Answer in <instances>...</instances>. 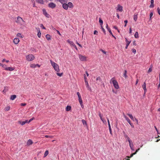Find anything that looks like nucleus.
I'll return each mask as SVG.
<instances>
[{
    "label": "nucleus",
    "mask_w": 160,
    "mask_h": 160,
    "mask_svg": "<svg viewBox=\"0 0 160 160\" xmlns=\"http://www.w3.org/2000/svg\"><path fill=\"white\" fill-rule=\"evenodd\" d=\"M110 83H112L115 88L117 89H118L119 88V86L118 82L115 80L114 78H112L110 81Z\"/></svg>",
    "instance_id": "nucleus-1"
},
{
    "label": "nucleus",
    "mask_w": 160,
    "mask_h": 160,
    "mask_svg": "<svg viewBox=\"0 0 160 160\" xmlns=\"http://www.w3.org/2000/svg\"><path fill=\"white\" fill-rule=\"evenodd\" d=\"M50 62L52 66L53 67L55 71L57 72H58L60 71V69L58 64L52 61L51 60H50Z\"/></svg>",
    "instance_id": "nucleus-2"
},
{
    "label": "nucleus",
    "mask_w": 160,
    "mask_h": 160,
    "mask_svg": "<svg viewBox=\"0 0 160 160\" xmlns=\"http://www.w3.org/2000/svg\"><path fill=\"white\" fill-rule=\"evenodd\" d=\"M16 22L17 23L20 25H23L25 23V22L24 21L22 18L19 16H18L17 17Z\"/></svg>",
    "instance_id": "nucleus-3"
},
{
    "label": "nucleus",
    "mask_w": 160,
    "mask_h": 160,
    "mask_svg": "<svg viewBox=\"0 0 160 160\" xmlns=\"http://www.w3.org/2000/svg\"><path fill=\"white\" fill-rule=\"evenodd\" d=\"M34 58V56L32 54H29L26 57L27 60L29 61L33 60Z\"/></svg>",
    "instance_id": "nucleus-4"
},
{
    "label": "nucleus",
    "mask_w": 160,
    "mask_h": 160,
    "mask_svg": "<svg viewBox=\"0 0 160 160\" xmlns=\"http://www.w3.org/2000/svg\"><path fill=\"white\" fill-rule=\"evenodd\" d=\"M84 80H85V82L86 83V87L87 88H88V90H89L90 91H91V88L89 87V84H88V82L87 80V78L85 75L84 76Z\"/></svg>",
    "instance_id": "nucleus-5"
},
{
    "label": "nucleus",
    "mask_w": 160,
    "mask_h": 160,
    "mask_svg": "<svg viewBox=\"0 0 160 160\" xmlns=\"http://www.w3.org/2000/svg\"><path fill=\"white\" fill-rule=\"evenodd\" d=\"M79 58L81 61H85L87 60V57L85 56H83L81 54L79 55Z\"/></svg>",
    "instance_id": "nucleus-6"
},
{
    "label": "nucleus",
    "mask_w": 160,
    "mask_h": 160,
    "mask_svg": "<svg viewBox=\"0 0 160 160\" xmlns=\"http://www.w3.org/2000/svg\"><path fill=\"white\" fill-rule=\"evenodd\" d=\"M102 83V80L101 78L100 77H98L96 78V83L98 84L99 85L100 83Z\"/></svg>",
    "instance_id": "nucleus-7"
},
{
    "label": "nucleus",
    "mask_w": 160,
    "mask_h": 160,
    "mask_svg": "<svg viewBox=\"0 0 160 160\" xmlns=\"http://www.w3.org/2000/svg\"><path fill=\"white\" fill-rule=\"evenodd\" d=\"M48 7L52 8H54L56 7V5L53 2H50L48 4Z\"/></svg>",
    "instance_id": "nucleus-8"
},
{
    "label": "nucleus",
    "mask_w": 160,
    "mask_h": 160,
    "mask_svg": "<svg viewBox=\"0 0 160 160\" xmlns=\"http://www.w3.org/2000/svg\"><path fill=\"white\" fill-rule=\"evenodd\" d=\"M122 8H123L122 6H120L119 4H118V7L117 9V11L122 12L123 10Z\"/></svg>",
    "instance_id": "nucleus-9"
},
{
    "label": "nucleus",
    "mask_w": 160,
    "mask_h": 160,
    "mask_svg": "<svg viewBox=\"0 0 160 160\" xmlns=\"http://www.w3.org/2000/svg\"><path fill=\"white\" fill-rule=\"evenodd\" d=\"M77 94L78 97V100L79 103H81L82 102V98L81 96L80 93H79V92H78L77 93Z\"/></svg>",
    "instance_id": "nucleus-10"
},
{
    "label": "nucleus",
    "mask_w": 160,
    "mask_h": 160,
    "mask_svg": "<svg viewBox=\"0 0 160 160\" xmlns=\"http://www.w3.org/2000/svg\"><path fill=\"white\" fill-rule=\"evenodd\" d=\"M67 4L68 5V8H72L73 7V4L72 3V2H69Z\"/></svg>",
    "instance_id": "nucleus-11"
},
{
    "label": "nucleus",
    "mask_w": 160,
    "mask_h": 160,
    "mask_svg": "<svg viewBox=\"0 0 160 160\" xmlns=\"http://www.w3.org/2000/svg\"><path fill=\"white\" fill-rule=\"evenodd\" d=\"M19 41V39L18 38H15L13 40V42L16 44H18Z\"/></svg>",
    "instance_id": "nucleus-12"
},
{
    "label": "nucleus",
    "mask_w": 160,
    "mask_h": 160,
    "mask_svg": "<svg viewBox=\"0 0 160 160\" xmlns=\"http://www.w3.org/2000/svg\"><path fill=\"white\" fill-rule=\"evenodd\" d=\"M62 4V7L65 10H68V5L67 3H63Z\"/></svg>",
    "instance_id": "nucleus-13"
},
{
    "label": "nucleus",
    "mask_w": 160,
    "mask_h": 160,
    "mask_svg": "<svg viewBox=\"0 0 160 160\" xmlns=\"http://www.w3.org/2000/svg\"><path fill=\"white\" fill-rule=\"evenodd\" d=\"M32 143L33 142L32 141L31 139L28 140L27 142V144L28 146H29L31 145H32Z\"/></svg>",
    "instance_id": "nucleus-14"
},
{
    "label": "nucleus",
    "mask_w": 160,
    "mask_h": 160,
    "mask_svg": "<svg viewBox=\"0 0 160 160\" xmlns=\"http://www.w3.org/2000/svg\"><path fill=\"white\" fill-rule=\"evenodd\" d=\"M125 39H126V43H127L126 46V47H125V48L126 49H127L128 48V45H129V44L130 43L131 41H128L127 40V39L126 38H125Z\"/></svg>",
    "instance_id": "nucleus-15"
},
{
    "label": "nucleus",
    "mask_w": 160,
    "mask_h": 160,
    "mask_svg": "<svg viewBox=\"0 0 160 160\" xmlns=\"http://www.w3.org/2000/svg\"><path fill=\"white\" fill-rule=\"evenodd\" d=\"M142 88L144 90V92L145 93L147 91L145 82H144L143 84L142 85Z\"/></svg>",
    "instance_id": "nucleus-16"
},
{
    "label": "nucleus",
    "mask_w": 160,
    "mask_h": 160,
    "mask_svg": "<svg viewBox=\"0 0 160 160\" xmlns=\"http://www.w3.org/2000/svg\"><path fill=\"white\" fill-rule=\"evenodd\" d=\"M14 69V68L11 67H8L5 68V70L7 71H12Z\"/></svg>",
    "instance_id": "nucleus-17"
},
{
    "label": "nucleus",
    "mask_w": 160,
    "mask_h": 160,
    "mask_svg": "<svg viewBox=\"0 0 160 160\" xmlns=\"http://www.w3.org/2000/svg\"><path fill=\"white\" fill-rule=\"evenodd\" d=\"M36 2L40 3L41 4H43L44 1L43 0H36Z\"/></svg>",
    "instance_id": "nucleus-18"
},
{
    "label": "nucleus",
    "mask_w": 160,
    "mask_h": 160,
    "mask_svg": "<svg viewBox=\"0 0 160 160\" xmlns=\"http://www.w3.org/2000/svg\"><path fill=\"white\" fill-rule=\"evenodd\" d=\"M16 98V95H12L11 96L10 99L12 100H13Z\"/></svg>",
    "instance_id": "nucleus-19"
},
{
    "label": "nucleus",
    "mask_w": 160,
    "mask_h": 160,
    "mask_svg": "<svg viewBox=\"0 0 160 160\" xmlns=\"http://www.w3.org/2000/svg\"><path fill=\"white\" fill-rule=\"evenodd\" d=\"M43 14L45 15L46 17L48 18L49 17V15L47 12L45 10H43Z\"/></svg>",
    "instance_id": "nucleus-20"
},
{
    "label": "nucleus",
    "mask_w": 160,
    "mask_h": 160,
    "mask_svg": "<svg viewBox=\"0 0 160 160\" xmlns=\"http://www.w3.org/2000/svg\"><path fill=\"white\" fill-rule=\"evenodd\" d=\"M46 37L48 40H51V36L50 35L48 34H47L46 35Z\"/></svg>",
    "instance_id": "nucleus-21"
},
{
    "label": "nucleus",
    "mask_w": 160,
    "mask_h": 160,
    "mask_svg": "<svg viewBox=\"0 0 160 160\" xmlns=\"http://www.w3.org/2000/svg\"><path fill=\"white\" fill-rule=\"evenodd\" d=\"M67 42L71 45L73 46L75 45L73 42L70 41L69 40H68Z\"/></svg>",
    "instance_id": "nucleus-22"
},
{
    "label": "nucleus",
    "mask_w": 160,
    "mask_h": 160,
    "mask_svg": "<svg viewBox=\"0 0 160 160\" xmlns=\"http://www.w3.org/2000/svg\"><path fill=\"white\" fill-rule=\"evenodd\" d=\"M138 18V14H135L133 16V19L136 22Z\"/></svg>",
    "instance_id": "nucleus-23"
},
{
    "label": "nucleus",
    "mask_w": 160,
    "mask_h": 160,
    "mask_svg": "<svg viewBox=\"0 0 160 160\" xmlns=\"http://www.w3.org/2000/svg\"><path fill=\"white\" fill-rule=\"evenodd\" d=\"M59 2L62 4L64 3H67L68 2V0H58Z\"/></svg>",
    "instance_id": "nucleus-24"
},
{
    "label": "nucleus",
    "mask_w": 160,
    "mask_h": 160,
    "mask_svg": "<svg viewBox=\"0 0 160 160\" xmlns=\"http://www.w3.org/2000/svg\"><path fill=\"white\" fill-rule=\"evenodd\" d=\"M71 109V107L70 106H68L66 108V110L67 111H70Z\"/></svg>",
    "instance_id": "nucleus-25"
},
{
    "label": "nucleus",
    "mask_w": 160,
    "mask_h": 160,
    "mask_svg": "<svg viewBox=\"0 0 160 160\" xmlns=\"http://www.w3.org/2000/svg\"><path fill=\"white\" fill-rule=\"evenodd\" d=\"M123 116L125 118L127 121L128 122H129L130 120L128 118V117H127L125 114L123 113Z\"/></svg>",
    "instance_id": "nucleus-26"
},
{
    "label": "nucleus",
    "mask_w": 160,
    "mask_h": 160,
    "mask_svg": "<svg viewBox=\"0 0 160 160\" xmlns=\"http://www.w3.org/2000/svg\"><path fill=\"white\" fill-rule=\"evenodd\" d=\"M18 122L19 124H21L22 126L23 125H24L25 124V123L24 121L22 122L21 121H18Z\"/></svg>",
    "instance_id": "nucleus-27"
},
{
    "label": "nucleus",
    "mask_w": 160,
    "mask_h": 160,
    "mask_svg": "<svg viewBox=\"0 0 160 160\" xmlns=\"http://www.w3.org/2000/svg\"><path fill=\"white\" fill-rule=\"evenodd\" d=\"M16 36L17 37H20L21 38H23V37L22 36L21 33H18Z\"/></svg>",
    "instance_id": "nucleus-28"
},
{
    "label": "nucleus",
    "mask_w": 160,
    "mask_h": 160,
    "mask_svg": "<svg viewBox=\"0 0 160 160\" xmlns=\"http://www.w3.org/2000/svg\"><path fill=\"white\" fill-rule=\"evenodd\" d=\"M127 115L128 116H129V117L130 118L133 120H134V118L132 116V115L131 114H127Z\"/></svg>",
    "instance_id": "nucleus-29"
},
{
    "label": "nucleus",
    "mask_w": 160,
    "mask_h": 160,
    "mask_svg": "<svg viewBox=\"0 0 160 160\" xmlns=\"http://www.w3.org/2000/svg\"><path fill=\"white\" fill-rule=\"evenodd\" d=\"M127 71L126 70H125V71L124 72V74H123V76H124V77L125 78H127Z\"/></svg>",
    "instance_id": "nucleus-30"
},
{
    "label": "nucleus",
    "mask_w": 160,
    "mask_h": 160,
    "mask_svg": "<svg viewBox=\"0 0 160 160\" xmlns=\"http://www.w3.org/2000/svg\"><path fill=\"white\" fill-rule=\"evenodd\" d=\"M136 154V152H134L133 153H132L131 154L130 156H127V157L128 158H129L131 157H132L134 155H135Z\"/></svg>",
    "instance_id": "nucleus-31"
},
{
    "label": "nucleus",
    "mask_w": 160,
    "mask_h": 160,
    "mask_svg": "<svg viewBox=\"0 0 160 160\" xmlns=\"http://www.w3.org/2000/svg\"><path fill=\"white\" fill-rule=\"evenodd\" d=\"M134 37H135L136 38H138L139 37H138V33L137 32L135 33V34L134 35Z\"/></svg>",
    "instance_id": "nucleus-32"
},
{
    "label": "nucleus",
    "mask_w": 160,
    "mask_h": 160,
    "mask_svg": "<svg viewBox=\"0 0 160 160\" xmlns=\"http://www.w3.org/2000/svg\"><path fill=\"white\" fill-rule=\"evenodd\" d=\"M10 109V107L9 106L7 107H6L5 109L4 110L5 111H9Z\"/></svg>",
    "instance_id": "nucleus-33"
},
{
    "label": "nucleus",
    "mask_w": 160,
    "mask_h": 160,
    "mask_svg": "<svg viewBox=\"0 0 160 160\" xmlns=\"http://www.w3.org/2000/svg\"><path fill=\"white\" fill-rule=\"evenodd\" d=\"M82 122L83 125H86L87 126V122L86 120L83 119L82 120Z\"/></svg>",
    "instance_id": "nucleus-34"
},
{
    "label": "nucleus",
    "mask_w": 160,
    "mask_h": 160,
    "mask_svg": "<svg viewBox=\"0 0 160 160\" xmlns=\"http://www.w3.org/2000/svg\"><path fill=\"white\" fill-rule=\"evenodd\" d=\"M48 153H48V150L46 151L45 152L44 154V157H46V156H47L48 154Z\"/></svg>",
    "instance_id": "nucleus-35"
},
{
    "label": "nucleus",
    "mask_w": 160,
    "mask_h": 160,
    "mask_svg": "<svg viewBox=\"0 0 160 160\" xmlns=\"http://www.w3.org/2000/svg\"><path fill=\"white\" fill-rule=\"evenodd\" d=\"M152 66L151 65L150 66V68H149V69L148 71V73L151 72L152 71Z\"/></svg>",
    "instance_id": "nucleus-36"
},
{
    "label": "nucleus",
    "mask_w": 160,
    "mask_h": 160,
    "mask_svg": "<svg viewBox=\"0 0 160 160\" xmlns=\"http://www.w3.org/2000/svg\"><path fill=\"white\" fill-rule=\"evenodd\" d=\"M99 22L100 23V25L102 26V25L103 24V21H102V20L100 18L99 20Z\"/></svg>",
    "instance_id": "nucleus-37"
},
{
    "label": "nucleus",
    "mask_w": 160,
    "mask_h": 160,
    "mask_svg": "<svg viewBox=\"0 0 160 160\" xmlns=\"http://www.w3.org/2000/svg\"><path fill=\"white\" fill-rule=\"evenodd\" d=\"M62 73H58V72H57V74L58 76H59L60 77H61L62 76Z\"/></svg>",
    "instance_id": "nucleus-38"
},
{
    "label": "nucleus",
    "mask_w": 160,
    "mask_h": 160,
    "mask_svg": "<svg viewBox=\"0 0 160 160\" xmlns=\"http://www.w3.org/2000/svg\"><path fill=\"white\" fill-rule=\"evenodd\" d=\"M30 67L32 68H35L36 67V65L34 64H32L31 65Z\"/></svg>",
    "instance_id": "nucleus-39"
},
{
    "label": "nucleus",
    "mask_w": 160,
    "mask_h": 160,
    "mask_svg": "<svg viewBox=\"0 0 160 160\" xmlns=\"http://www.w3.org/2000/svg\"><path fill=\"white\" fill-rule=\"evenodd\" d=\"M153 14L152 12H151L150 13V19H151V18Z\"/></svg>",
    "instance_id": "nucleus-40"
},
{
    "label": "nucleus",
    "mask_w": 160,
    "mask_h": 160,
    "mask_svg": "<svg viewBox=\"0 0 160 160\" xmlns=\"http://www.w3.org/2000/svg\"><path fill=\"white\" fill-rule=\"evenodd\" d=\"M2 67L4 68V69L5 70V68H7L8 67H7V65L5 64H2Z\"/></svg>",
    "instance_id": "nucleus-41"
},
{
    "label": "nucleus",
    "mask_w": 160,
    "mask_h": 160,
    "mask_svg": "<svg viewBox=\"0 0 160 160\" xmlns=\"http://www.w3.org/2000/svg\"><path fill=\"white\" fill-rule=\"evenodd\" d=\"M45 137L46 138H53V136H52L46 135Z\"/></svg>",
    "instance_id": "nucleus-42"
},
{
    "label": "nucleus",
    "mask_w": 160,
    "mask_h": 160,
    "mask_svg": "<svg viewBox=\"0 0 160 160\" xmlns=\"http://www.w3.org/2000/svg\"><path fill=\"white\" fill-rule=\"evenodd\" d=\"M40 27L43 29H46L43 26V25L42 24H41Z\"/></svg>",
    "instance_id": "nucleus-43"
},
{
    "label": "nucleus",
    "mask_w": 160,
    "mask_h": 160,
    "mask_svg": "<svg viewBox=\"0 0 160 160\" xmlns=\"http://www.w3.org/2000/svg\"><path fill=\"white\" fill-rule=\"evenodd\" d=\"M108 30L109 32L110 33V34L112 35V33L111 32L110 28H108Z\"/></svg>",
    "instance_id": "nucleus-44"
},
{
    "label": "nucleus",
    "mask_w": 160,
    "mask_h": 160,
    "mask_svg": "<svg viewBox=\"0 0 160 160\" xmlns=\"http://www.w3.org/2000/svg\"><path fill=\"white\" fill-rule=\"evenodd\" d=\"M132 51L134 54H135L136 53V49L134 48L132 49Z\"/></svg>",
    "instance_id": "nucleus-45"
},
{
    "label": "nucleus",
    "mask_w": 160,
    "mask_h": 160,
    "mask_svg": "<svg viewBox=\"0 0 160 160\" xmlns=\"http://www.w3.org/2000/svg\"><path fill=\"white\" fill-rule=\"evenodd\" d=\"M6 62L7 63H8V62H9V61L6 60L5 59H3L2 60V62Z\"/></svg>",
    "instance_id": "nucleus-46"
},
{
    "label": "nucleus",
    "mask_w": 160,
    "mask_h": 160,
    "mask_svg": "<svg viewBox=\"0 0 160 160\" xmlns=\"http://www.w3.org/2000/svg\"><path fill=\"white\" fill-rule=\"evenodd\" d=\"M154 7V5L153 4H151V5L149 6V7L150 8H153Z\"/></svg>",
    "instance_id": "nucleus-47"
},
{
    "label": "nucleus",
    "mask_w": 160,
    "mask_h": 160,
    "mask_svg": "<svg viewBox=\"0 0 160 160\" xmlns=\"http://www.w3.org/2000/svg\"><path fill=\"white\" fill-rule=\"evenodd\" d=\"M124 136L125 137L127 138L128 141L129 140H130L129 137L127 135H125Z\"/></svg>",
    "instance_id": "nucleus-48"
},
{
    "label": "nucleus",
    "mask_w": 160,
    "mask_h": 160,
    "mask_svg": "<svg viewBox=\"0 0 160 160\" xmlns=\"http://www.w3.org/2000/svg\"><path fill=\"white\" fill-rule=\"evenodd\" d=\"M157 10L158 12V14L160 15V9L159 8H157Z\"/></svg>",
    "instance_id": "nucleus-49"
},
{
    "label": "nucleus",
    "mask_w": 160,
    "mask_h": 160,
    "mask_svg": "<svg viewBox=\"0 0 160 160\" xmlns=\"http://www.w3.org/2000/svg\"><path fill=\"white\" fill-rule=\"evenodd\" d=\"M41 33H38L37 35L39 38H40L41 36Z\"/></svg>",
    "instance_id": "nucleus-50"
},
{
    "label": "nucleus",
    "mask_w": 160,
    "mask_h": 160,
    "mask_svg": "<svg viewBox=\"0 0 160 160\" xmlns=\"http://www.w3.org/2000/svg\"><path fill=\"white\" fill-rule=\"evenodd\" d=\"M109 132H110V134H111V135L112 136V129H111V128H110L109 129Z\"/></svg>",
    "instance_id": "nucleus-51"
},
{
    "label": "nucleus",
    "mask_w": 160,
    "mask_h": 160,
    "mask_svg": "<svg viewBox=\"0 0 160 160\" xmlns=\"http://www.w3.org/2000/svg\"><path fill=\"white\" fill-rule=\"evenodd\" d=\"M21 105L22 106H25L26 105V103H21Z\"/></svg>",
    "instance_id": "nucleus-52"
},
{
    "label": "nucleus",
    "mask_w": 160,
    "mask_h": 160,
    "mask_svg": "<svg viewBox=\"0 0 160 160\" xmlns=\"http://www.w3.org/2000/svg\"><path fill=\"white\" fill-rule=\"evenodd\" d=\"M102 29V30L103 32L104 33H105V31L104 28L101 26Z\"/></svg>",
    "instance_id": "nucleus-53"
},
{
    "label": "nucleus",
    "mask_w": 160,
    "mask_h": 160,
    "mask_svg": "<svg viewBox=\"0 0 160 160\" xmlns=\"http://www.w3.org/2000/svg\"><path fill=\"white\" fill-rule=\"evenodd\" d=\"M80 103L81 105L82 108H84V106L82 104V102L81 103Z\"/></svg>",
    "instance_id": "nucleus-54"
},
{
    "label": "nucleus",
    "mask_w": 160,
    "mask_h": 160,
    "mask_svg": "<svg viewBox=\"0 0 160 160\" xmlns=\"http://www.w3.org/2000/svg\"><path fill=\"white\" fill-rule=\"evenodd\" d=\"M128 141L129 142V145L130 144H132V141L131 140H130H130H128Z\"/></svg>",
    "instance_id": "nucleus-55"
},
{
    "label": "nucleus",
    "mask_w": 160,
    "mask_h": 160,
    "mask_svg": "<svg viewBox=\"0 0 160 160\" xmlns=\"http://www.w3.org/2000/svg\"><path fill=\"white\" fill-rule=\"evenodd\" d=\"M98 32L96 31V30H95L94 31V34H98Z\"/></svg>",
    "instance_id": "nucleus-56"
},
{
    "label": "nucleus",
    "mask_w": 160,
    "mask_h": 160,
    "mask_svg": "<svg viewBox=\"0 0 160 160\" xmlns=\"http://www.w3.org/2000/svg\"><path fill=\"white\" fill-rule=\"evenodd\" d=\"M34 119V118H31L29 121H28V122H30L32 121L33 119Z\"/></svg>",
    "instance_id": "nucleus-57"
},
{
    "label": "nucleus",
    "mask_w": 160,
    "mask_h": 160,
    "mask_svg": "<svg viewBox=\"0 0 160 160\" xmlns=\"http://www.w3.org/2000/svg\"><path fill=\"white\" fill-rule=\"evenodd\" d=\"M132 30L131 28H129V33L130 34L132 33Z\"/></svg>",
    "instance_id": "nucleus-58"
},
{
    "label": "nucleus",
    "mask_w": 160,
    "mask_h": 160,
    "mask_svg": "<svg viewBox=\"0 0 160 160\" xmlns=\"http://www.w3.org/2000/svg\"><path fill=\"white\" fill-rule=\"evenodd\" d=\"M24 122L25 124H26V123H29L28 121V120H26L25 121H24Z\"/></svg>",
    "instance_id": "nucleus-59"
},
{
    "label": "nucleus",
    "mask_w": 160,
    "mask_h": 160,
    "mask_svg": "<svg viewBox=\"0 0 160 160\" xmlns=\"http://www.w3.org/2000/svg\"><path fill=\"white\" fill-rule=\"evenodd\" d=\"M130 148H132V147H133V144H131L129 145Z\"/></svg>",
    "instance_id": "nucleus-60"
},
{
    "label": "nucleus",
    "mask_w": 160,
    "mask_h": 160,
    "mask_svg": "<svg viewBox=\"0 0 160 160\" xmlns=\"http://www.w3.org/2000/svg\"><path fill=\"white\" fill-rule=\"evenodd\" d=\"M99 116L100 118V119H101L102 118V116L101 115V113H99Z\"/></svg>",
    "instance_id": "nucleus-61"
},
{
    "label": "nucleus",
    "mask_w": 160,
    "mask_h": 160,
    "mask_svg": "<svg viewBox=\"0 0 160 160\" xmlns=\"http://www.w3.org/2000/svg\"><path fill=\"white\" fill-rule=\"evenodd\" d=\"M56 31L57 32V33L59 35H61V34H60V32H59V31L57 30H56Z\"/></svg>",
    "instance_id": "nucleus-62"
},
{
    "label": "nucleus",
    "mask_w": 160,
    "mask_h": 160,
    "mask_svg": "<svg viewBox=\"0 0 160 160\" xmlns=\"http://www.w3.org/2000/svg\"><path fill=\"white\" fill-rule=\"evenodd\" d=\"M76 43H77V44L78 45V46H79V47H82V45H81V44H79L78 42H77Z\"/></svg>",
    "instance_id": "nucleus-63"
},
{
    "label": "nucleus",
    "mask_w": 160,
    "mask_h": 160,
    "mask_svg": "<svg viewBox=\"0 0 160 160\" xmlns=\"http://www.w3.org/2000/svg\"><path fill=\"white\" fill-rule=\"evenodd\" d=\"M113 27V28H114L115 29L118 30V28L116 26H114Z\"/></svg>",
    "instance_id": "nucleus-64"
}]
</instances>
